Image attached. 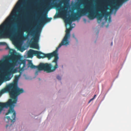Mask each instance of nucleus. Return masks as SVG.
I'll return each mask as SVG.
<instances>
[{
	"instance_id": "obj_1",
	"label": "nucleus",
	"mask_w": 131,
	"mask_h": 131,
	"mask_svg": "<svg viewBox=\"0 0 131 131\" xmlns=\"http://www.w3.org/2000/svg\"><path fill=\"white\" fill-rule=\"evenodd\" d=\"M54 5L59 10L58 14L54 17L62 16L65 18V23L70 25L69 28L66 30L65 35L59 45V47H60L62 45L69 44L70 31L73 28L71 25L72 22L79 20L82 16V0H63L58 4H54Z\"/></svg>"
},
{
	"instance_id": "obj_2",
	"label": "nucleus",
	"mask_w": 131,
	"mask_h": 131,
	"mask_svg": "<svg viewBox=\"0 0 131 131\" xmlns=\"http://www.w3.org/2000/svg\"><path fill=\"white\" fill-rule=\"evenodd\" d=\"M23 2H18L16 6L11 12L9 16L6 19L5 21L0 26V39L11 36L15 28L19 23V19L13 21L16 13L19 9L20 6Z\"/></svg>"
},
{
	"instance_id": "obj_3",
	"label": "nucleus",
	"mask_w": 131,
	"mask_h": 131,
	"mask_svg": "<svg viewBox=\"0 0 131 131\" xmlns=\"http://www.w3.org/2000/svg\"><path fill=\"white\" fill-rule=\"evenodd\" d=\"M60 48L59 47V46L52 53L48 54H44L40 51V53L39 55V56H37L39 59L47 57L49 59L54 57V59L52 62V63H54L55 64L54 67H53L52 64L51 63H40L38 66H36L34 65L31 61L29 62V67L32 69L38 68L39 70H44L47 73H50L54 71L58 68L57 62L59 57L58 52V49Z\"/></svg>"
},
{
	"instance_id": "obj_4",
	"label": "nucleus",
	"mask_w": 131,
	"mask_h": 131,
	"mask_svg": "<svg viewBox=\"0 0 131 131\" xmlns=\"http://www.w3.org/2000/svg\"><path fill=\"white\" fill-rule=\"evenodd\" d=\"M10 56H6L5 59L3 62H6L7 60H9L11 61L10 65L13 66H19V68L20 71H23L24 70V68L26 66V60H23L22 56L16 52H12Z\"/></svg>"
},
{
	"instance_id": "obj_5",
	"label": "nucleus",
	"mask_w": 131,
	"mask_h": 131,
	"mask_svg": "<svg viewBox=\"0 0 131 131\" xmlns=\"http://www.w3.org/2000/svg\"><path fill=\"white\" fill-rule=\"evenodd\" d=\"M20 77L19 75H15L13 82L8 85L6 88L7 91L9 93L10 97H13L15 99H16L17 101L18 96L24 92L23 89H20L18 86V82Z\"/></svg>"
},
{
	"instance_id": "obj_6",
	"label": "nucleus",
	"mask_w": 131,
	"mask_h": 131,
	"mask_svg": "<svg viewBox=\"0 0 131 131\" xmlns=\"http://www.w3.org/2000/svg\"><path fill=\"white\" fill-rule=\"evenodd\" d=\"M28 34L30 35L33 36L31 39L32 41L31 44V46L32 48L38 49L39 46L38 42L39 38L40 32L38 29H37L35 31L32 29L29 30Z\"/></svg>"
},
{
	"instance_id": "obj_7",
	"label": "nucleus",
	"mask_w": 131,
	"mask_h": 131,
	"mask_svg": "<svg viewBox=\"0 0 131 131\" xmlns=\"http://www.w3.org/2000/svg\"><path fill=\"white\" fill-rule=\"evenodd\" d=\"M93 7L91 4H89L84 10L82 8V16L85 13L87 14L88 17L90 19H93L95 17L96 13Z\"/></svg>"
},
{
	"instance_id": "obj_8",
	"label": "nucleus",
	"mask_w": 131,
	"mask_h": 131,
	"mask_svg": "<svg viewBox=\"0 0 131 131\" xmlns=\"http://www.w3.org/2000/svg\"><path fill=\"white\" fill-rule=\"evenodd\" d=\"M14 72V71L10 70L4 74L0 75V79H5L7 81L9 80L11 78L10 77L11 74L13 73Z\"/></svg>"
},
{
	"instance_id": "obj_9",
	"label": "nucleus",
	"mask_w": 131,
	"mask_h": 131,
	"mask_svg": "<svg viewBox=\"0 0 131 131\" xmlns=\"http://www.w3.org/2000/svg\"><path fill=\"white\" fill-rule=\"evenodd\" d=\"M52 19L51 18L47 17V15L44 14L41 17H40L39 21L41 24H44L46 22L50 21Z\"/></svg>"
},
{
	"instance_id": "obj_10",
	"label": "nucleus",
	"mask_w": 131,
	"mask_h": 131,
	"mask_svg": "<svg viewBox=\"0 0 131 131\" xmlns=\"http://www.w3.org/2000/svg\"><path fill=\"white\" fill-rule=\"evenodd\" d=\"M110 14L109 12H106L105 10H103L102 13L97 15V21H101L104 15L105 16V20H107V16L109 15Z\"/></svg>"
},
{
	"instance_id": "obj_11",
	"label": "nucleus",
	"mask_w": 131,
	"mask_h": 131,
	"mask_svg": "<svg viewBox=\"0 0 131 131\" xmlns=\"http://www.w3.org/2000/svg\"><path fill=\"white\" fill-rule=\"evenodd\" d=\"M40 52L39 51H35L31 49H30L27 52V54L28 57L29 58H32L33 55L39 57V55L40 54Z\"/></svg>"
},
{
	"instance_id": "obj_12",
	"label": "nucleus",
	"mask_w": 131,
	"mask_h": 131,
	"mask_svg": "<svg viewBox=\"0 0 131 131\" xmlns=\"http://www.w3.org/2000/svg\"><path fill=\"white\" fill-rule=\"evenodd\" d=\"M23 32L20 31L18 35H16L15 34H14L12 35V36L13 37L18 38L19 39L21 40H24L26 39L27 37V36H23Z\"/></svg>"
},
{
	"instance_id": "obj_13",
	"label": "nucleus",
	"mask_w": 131,
	"mask_h": 131,
	"mask_svg": "<svg viewBox=\"0 0 131 131\" xmlns=\"http://www.w3.org/2000/svg\"><path fill=\"white\" fill-rule=\"evenodd\" d=\"M50 5L49 2L47 3L45 5V7L46 8H48L50 7Z\"/></svg>"
},
{
	"instance_id": "obj_14",
	"label": "nucleus",
	"mask_w": 131,
	"mask_h": 131,
	"mask_svg": "<svg viewBox=\"0 0 131 131\" xmlns=\"http://www.w3.org/2000/svg\"><path fill=\"white\" fill-rule=\"evenodd\" d=\"M5 91L4 90H2L0 91V97L5 92Z\"/></svg>"
},
{
	"instance_id": "obj_15",
	"label": "nucleus",
	"mask_w": 131,
	"mask_h": 131,
	"mask_svg": "<svg viewBox=\"0 0 131 131\" xmlns=\"http://www.w3.org/2000/svg\"><path fill=\"white\" fill-rule=\"evenodd\" d=\"M35 69H38V70L36 71L35 73V75H37L38 74L39 71H41V70H39L38 68H35Z\"/></svg>"
},
{
	"instance_id": "obj_16",
	"label": "nucleus",
	"mask_w": 131,
	"mask_h": 131,
	"mask_svg": "<svg viewBox=\"0 0 131 131\" xmlns=\"http://www.w3.org/2000/svg\"><path fill=\"white\" fill-rule=\"evenodd\" d=\"M108 21L109 23H110L111 22V16H110L109 18L108 19Z\"/></svg>"
},
{
	"instance_id": "obj_17",
	"label": "nucleus",
	"mask_w": 131,
	"mask_h": 131,
	"mask_svg": "<svg viewBox=\"0 0 131 131\" xmlns=\"http://www.w3.org/2000/svg\"><path fill=\"white\" fill-rule=\"evenodd\" d=\"M72 36H73V38H74L77 41L78 40H77V39L75 37V35L74 34H73Z\"/></svg>"
},
{
	"instance_id": "obj_18",
	"label": "nucleus",
	"mask_w": 131,
	"mask_h": 131,
	"mask_svg": "<svg viewBox=\"0 0 131 131\" xmlns=\"http://www.w3.org/2000/svg\"><path fill=\"white\" fill-rule=\"evenodd\" d=\"M57 79H58V80H60L61 79V77H60L59 76V75L57 76Z\"/></svg>"
},
{
	"instance_id": "obj_19",
	"label": "nucleus",
	"mask_w": 131,
	"mask_h": 131,
	"mask_svg": "<svg viewBox=\"0 0 131 131\" xmlns=\"http://www.w3.org/2000/svg\"><path fill=\"white\" fill-rule=\"evenodd\" d=\"M94 99L92 98L89 101V103L90 102H91Z\"/></svg>"
},
{
	"instance_id": "obj_20",
	"label": "nucleus",
	"mask_w": 131,
	"mask_h": 131,
	"mask_svg": "<svg viewBox=\"0 0 131 131\" xmlns=\"http://www.w3.org/2000/svg\"><path fill=\"white\" fill-rule=\"evenodd\" d=\"M96 94L94 95V97L92 98L93 99H95V97H96Z\"/></svg>"
},
{
	"instance_id": "obj_21",
	"label": "nucleus",
	"mask_w": 131,
	"mask_h": 131,
	"mask_svg": "<svg viewBox=\"0 0 131 131\" xmlns=\"http://www.w3.org/2000/svg\"><path fill=\"white\" fill-rule=\"evenodd\" d=\"M5 43L4 42H1L0 43L2 44V45H4V43Z\"/></svg>"
},
{
	"instance_id": "obj_22",
	"label": "nucleus",
	"mask_w": 131,
	"mask_h": 131,
	"mask_svg": "<svg viewBox=\"0 0 131 131\" xmlns=\"http://www.w3.org/2000/svg\"><path fill=\"white\" fill-rule=\"evenodd\" d=\"M111 45V46H112V45H113V42H112Z\"/></svg>"
},
{
	"instance_id": "obj_23",
	"label": "nucleus",
	"mask_w": 131,
	"mask_h": 131,
	"mask_svg": "<svg viewBox=\"0 0 131 131\" xmlns=\"http://www.w3.org/2000/svg\"><path fill=\"white\" fill-rule=\"evenodd\" d=\"M108 26V25H107L106 27H107Z\"/></svg>"
},
{
	"instance_id": "obj_24",
	"label": "nucleus",
	"mask_w": 131,
	"mask_h": 131,
	"mask_svg": "<svg viewBox=\"0 0 131 131\" xmlns=\"http://www.w3.org/2000/svg\"><path fill=\"white\" fill-rule=\"evenodd\" d=\"M8 126V125H6V127H7Z\"/></svg>"
},
{
	"instance_id": "obj_25",
	"label": "nucleus",
	"mask_w": 131,
	"mask_h": 131,
	"mask_svg": "<svg viewBox=\"0 0 131 131\" xmlns=\"http://www.w3.org/2000/svg\"><path fill=\"white\" fill-rule=\"evenodd\" d=\"M82 4H83V2H82Z\"/></svg>"
}]
</instances>
